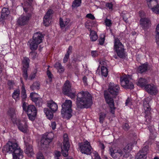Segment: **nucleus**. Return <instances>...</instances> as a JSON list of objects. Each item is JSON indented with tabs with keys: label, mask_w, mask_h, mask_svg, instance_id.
Masks as SVG:
<instances>
[{
	"label": "nucleus",
	"mask_w": 159,
	"mask_h": 159,
	"mask_svg": "<svg viewBox=\"0 0 159 159\" xmlns=\"http://www.w3.org/2000/svg\"><path fill=\"white\" fill-rule=\"evenodd\" d=\"M30 97L33 102L35 103L37 106L39 107L41 106L42 103V99L38 97V94L35 93H31Z\"/></svg>",
	"instance_id": "17"
},
{
	"label": "nucleus",
	"mask_w": 159,
	"mask_h": 159,
	"mask_svg": "<svg viewBox=\"0 0 159 159\" xmlns=\"http://www.w3.org/2000/svg\"><path fill=\"white\" fill-rule=\"evenodd\" d=\"M62 92L65 95L69 97L71 99H74L76 96V91L73 88H71V85L68 80H66L64 84L62 89Z\"/></svg>",
	"instance_id": "5"
},
{
	"label": "nucleus",
	"mask_w": 159,
	"mask_h": 159,
	"mask_svg": "<svg viewBox=\"0 0 159 159\" xmlns=\"http://www.w3.org/2000/svg\"><path fill=\"white\" fill-rule=\"evenodd\" d=\"M54 153L55 157H60L61 156V153L59 151H55Z\"/></svg>",
	"instance_id": "63"
},
{
	"label": "nucleus",
	"mask_w": 159,
	"mask_h": 159,
	"mask_svg": "<svg viewBox=\"0 0 159 159\" xmlns=\"http://www.w3.org/2000/svg\"><path fill=\"white\" fill-rule=\"evenodd\" d=\"M8 115L11 118V120L14 123L17 120L16 114L15 109L13 108H10L8 111Z\"/></svg>",
	"instance_id": "24"
},
{
	"label": "nucleus",
	"mask_w": 159,
	"mask_h": 159,
	"mask_svg": "<svg viewBox=\"0 0 159 159\" xmlns=\"http://www.w3.org/2000/svg\"><path fill=\"white\" fill-rule=\"evenodd\" d=\"M106 114L102 112L99 114V122L100 123L102 124L106 117Z\"/></svg>",
	"instance_id": "40"
},
{
	"label": "nucleus",
	"mask_w": 159,
	"mask_h": 159,
	"mask_svg": "<svg viewBox=\"0 0 159 159\" xmlns=\"http://www.w3.org/2000/svg\"><path fill=\"white\" fill-rule=\"evenodd\" d=\"M79 147L81 152L87 155H90L92 152V148L90 143L87 140L79 143Z\"/></svg>",
	"instance_id": "8"
},
{
	"label": "nucleus",
	"mask_w": 159,
	"mask_h": 159,
	"mask_svg": "<svg viewBox=\"0 0 159 159\" xmlns=\"http://www.w3.org/2000/svg\"><path fill=\"white\" fill-rule=\"evenodd\" d=\"M69 57V56L65 54V56L63 59V62L65 63L67 62L68 61V60Z\"/></svg>",
	"instance_id": "60"
},
{
	"label": "nucleus",
	"mask_w": 159,
	"mask_h": 159,
	"mask_svg": "<svg viewBox=\"0 0 159 159\" xmlns=\"http://www.w3.org/2000/svg\"><path fill=\"white\" fill-rule=\"evenodd\" d=\"M37 159H44L43 154L41 152H39L37 155Z\"/></svg>",
	"instance_id": "51"
},
{
	"label": "nucleus",
	"mask_w": 159,
	"mask_h": 159,
	"mask_svg": "<svg viewBox=\"0 0 159 159\" xmlns=\"http://www.w3.org/2000/svg\"><path fill=\"white\" fill-rule=\"evenodd\" d=\"M21 98L22 102L25 101L27 98V95L26 94V90L25 88L21 89Z\"/></svg>",
	"instance_id": "37"
},
{
	"label": "nucleus",
	"mask_w": 159,
	"mask_h": 159,
	"mask_svg": "<svg viewBox=\"0 0 159 159\" xmlns=\"http://www.w3.org/2000/svg\"><path fill=\"white\" fill-rule=\"evenodd\" d=\"M123 128L125 130H128L130 128L129 125L127 123H125L123 125Z\"/></svg>",
	"instance_id": "52"
},
{
	"label": "nucleus",
	"mask_w": 159,
	"mask_h": 159,
	"mask_svg": "<svg viewBox=\"0 0 159 159\" xmlns=\"http://www.w3.org/2000/svg\"><path fill=\"white\" fill-rule=\"evenodd\" d=\"M104 22L106 26L109 27H111L112 24L111 21L107 18L105 19Z\"/></svg>",
	"instance_id": "44"
},
{
	"label": "nucleus",
	"mask_w": 159,
	"mask_h": 159,
	"mask_svg": "<svg viewBox=\"0 0 159 159\" xmlns=\"http://www.w3.org/2000/svg\"><path fill=\"white\" fill-rule=\"evenodd\" d=\"M92 104L91 96L88 92L82 91L77 94L76 104L78 108H88Z\"/></svg>",
	"instance_id": "1"
},
{
	"label": "nucleus",
	"mask_w": 159,
	"mask_h": 159,
	"mask_svg": "<svg viewBox=\"0 0 159 159\" xmlns=\"http://www.w3.org/2000/svg\"><path fill=\"white\" fill-rule=\"evenodd\" d=\"M37 53L35 52H31L30 53V56L33 59H34L36 58Z\"/></svg>",
	"instance_id": "53"
},
{
	"label": "nucleus",
	"mask_w": 159,
	"mask_h": 159,
	"mask_svg": "<svg viewBox=\"0 0 159 159\" xmlns=\"http://www.w3.org/2000/svg\"><path fill=\"white\" fill-rule=\"evenodd\" d=\"M9 11L7 8L4 7L2 8L1 12V17L3 19L6 17H7L9 14Z\"/></svg>",
	"instance_id": "36"
},
{
	"label": "nucleus",
	"mask_w": 159,
	"mask_h": 159,
	"mask_svg": "<svg viewBox=\"0 0 159 159\" xmlns=\"http://www.w3.org/2000/svg\"><path fill=\"white\" fill-rule=\"evenodd\" d=\"M44 111L48 119L50 120L52 119L53 115L52 111L49 110L47 108H44Z\"/></svg>",
	"instance_id": "33"
},
{
	"label": "nucleus",
	"mask_w": 159,
	"mask_h": 159,
	"mask_svg": "<svg viewBox=\"0 0 159 159\" xmlns=\"http://www.w3.org/2000/svg\"><path fill=\"white\" fill-rule=\"evenodd\" d=\"M152 11L156 13L159 14V4H158L155 8H152Z\"/></svg>",
	"instance_id": "48"
},
{
	"label": "nucleus",
	"mask_w": 159,
	"mask_h": 159,
	"mask_svg": "<svg viewBox=\"0 0 159 159\" xmlns=\"http://www.w3.org/2000/svg\"><path fill=\"white\" fill-rule=\"evenodd\" d=\"M3 150L9 153H12L13 159H21L23 152L17 143L8 141L3 148Z\"/></svg>",
	"instance_id": "2"
},
{
	"label": "nucleus",
	"mask_w": 159,
	"mask_h": 159,
	"mask_svg": "<svg viewBox=\"0 0 159 159\" xmlns=\"http://www.w3.org/2000/svg\"><path fill=\"white\" fill-rule=\"evenodd\" d=\"M30 60L26 57H25L22 61L23 68L24 69H28L29 67V62Z\"/></svg>",
	"instance_id": "34"
},
{
	"label": "nucleus",
	"mask_w": 159,
	"mask_h": 159,
	"mask_svg": "<svg viewBox=\"0 0 159 159\" xmlns=\"http://www.w3.org/2000/svg\"><path fill=\"white\" fill-rule=\"evenodd\" d=\"M54 67L57 69L58 72L60 73H62L64 71V67L62 66L61 63L59 62H56L54 65Z\"/></svg>",
	"instance_id": "31"
},
{
	"label": "nucleus",
	"mask_w": 159,
	"mask_h": 159,
	"mask_svg": "<svg viewBox=\"0 0 159 159\" xmlns=\"http://www.w3.org/2000/svg\"><path fill=\"white\" fill-rule=\"evenodd\" d=\"M14 123H16L19 129L23 133H26L27 131L28 126L26 120L19 121L17 120Z\"/></svg>",
	"instance_id": "16"
},
{
	"label": "nucleus",
	"mask_w": 159,
	"mask_h": 159,
	"mask_svg": "<svg viewBox=\"0 0 159 159\" xmlns=\"http://www.w3.org/2000/svg\"><path fill=\"white\" fill-rule=\"evenodd\" d=\"M147 1L148 7L152 11V8H155L158 5L157 0H146Z\"/></svg>",
	"instance_id": "28"
},
{
	"label": "nucleus",
	"mask_w": 159,
	"mask_h": 159,
	"mask_svg": "<svg viewBox=\"0 0 159 159\" xmlns=\"http://www.w3.org/2000/svg\"><path fill=\"white\" fill-rule=\"evenodd\" d=\"M48 107L53 112L57 111L58 108V106L57 104L52 100H50L48 101Z\"/></svg>",
	"instance_id": "23"
},
{
	"label": "nucleus",
	"mask_w": 159,
	"mask_h": 159,
	"mask_svg": "<svg viewBox=\"0 0 159 159\" xmlns=\"http://www.w3.org/2000/svg\"><path fill=\"white\" fill-rule=\"evenodd\" d=\"M53 10L50 9L48 11L45 15L43 19V24L45 26H48L49 24L50 16L53 14Z\"/></svg>",
	"instance_id": "20"
},
{
	"label": "nucleus",
	"mask_w": 159,
	"mask_h": 159,
	"mask_svg": "<svg viewBox=\"0 0 159 159\" xmlns=\"http://www.w3.org/2000/svg\"><path fill=\"white\" fill-rule=\"evenodd\" d=\"M125 104L126 106H129L132 104L131 99L128 98L126 101Z\"/></svg>",
	"instance_id": "58"
},
{
	"label": "nucleus",
	"mask_w": 159,
	"mask_h": 159,
	"mask_svg": "<svg viewBox=\"0 0 159 159\" xmlns=\"http://www.w3.org/2000/svg\"><path fill=\"white\" fill-rule=\"evenodd\" d=\"M29 43H30V48L32 50L37 49L39 44L35 42L33 40H30Z\"/></svg>",
	"instance_id": "32"
},
{
	"label": "nucleus",
	"mask_w": 159,
	"mask_h": 159,
	"mask_svg": "<svg viewBox=\"0 0 159 159\" xmlns=\"http://www.w3.org/2000/svg\"><path fill=\"white\" fill-rule=\"evenodd\" d=\"M53 137L54 134L52 133H50L47 135H44L41 140V146L43 147L44 145H48L52 141Z\"/></svg>",
	"instance_id": "12"
},
{
	"label": "nucleus",
	"mask_w": 159,
	"mask_h": 159,
	"mask_svg": "<svg viewBox=\"0 0 159 159\" xmlns=\"http://www.w3.org/2000/svg\"><path fill=\"white\" fill-rule=\"evenodd\" d=\"M151 99L148 97L145 98L143 101V106L144 110L145 113L146 114L145 118L146 120L148 119L149 121L151 118V108L149 105V101Z\"/></svg>",
	"instance_id": "9"
},
{
	"label": "nucleus",
	"mask_w": 159,
	"mask_h": 159,
	"mask_svg": "<svg viewBox=\"0 0 159 159\" xmlns=\"http://www.w3.org/2000/svg\"><path fill=\"white\" fill-rule=\"evenodd\" d=\"M148 65L147 64H143L139 66L137 68V72L140 73H142L146 72L148 70Z\"/></svg>",
	"instance_id": "29"
},
{
	"label": "nucleus",
	"mask_w": 159,
	"mask_h": 159,
	"mask_svg": "<svg viewBox=\"0 0 159 159\" xmlns=\"http://www.w3.org/2000/svg\"><path fill=\"white\" fill-rule=\"evenodd\" d=\"M145 89L148 93L152 95H156L158 92L156 86L153 84L146 85Z\"/></svg>",
	"instance_id": "14"
},
{
	"label": "nucleus",
	"mask_w": 159,
	"mask_h": 159,
	"mask_svg": "<svg viewBox=\"0 0 159 159\" xmlns=\"http://www.w3.org/2000/svg\"><path fill=\"white\" fill-rule=\"evenodd\" d=\"M24 142L25 145V152L29 157L32 156L34 153L32 146L29 142H26L25 140H24Z\"/></svg>",
	"instance_id": "18"
},
{
	"label": "nucleus",
	"mask_w": 159,
	"mask_h": 159,
	"mask_svg": "<svg viewBox=\"0 0 159 159\" xmlns=\"http://www.w3.org/2000/svg\"><path fill=\"white\" fill-rule=\"evenodd\" d=\"M91 53L92 56L93 57H96L99 55V53L96 51H92Z\"/></svg>",
	"instance_id": "49"
},
{
	"label": "nucleus",
	"mask_w": 159,
	"mask_h": 159,
	"mask_svg": "<svg viewBox=\"0 0 159 159\" xmlns=\"http://www.w3.org/2000/svg\"><path fill=\"white\" fill-rule=\"evenodd\" d=\"M140 24L143 29L147 30L151 26V22L148 18H141L140 20Z\"/></svg>",
	"instance_id": "19"
},
{
	"label": "nucleus",
	"mask_w": 159,
	"mask_h": 159,
	"mask_svg": "<svg viewBox=\"0 0 159 159\" xmlns=\"http://www.w3.org/2000/svg\"><path fill=\"white\" fill-rule=\"evenodd\" d=\"M105 36L104 34H101L100 36V38L98 39L99 44L101 45H102L104 42Z\"/></svg>",
	"instance_id": "43"
},
{
	"label": "nucleus",
	"mask_w": 159,
	"mask_h": 159,
	"mask_svg": "<svg viewBox=\"0 0 159 159\" xmlns=\"http://www.w3.org/2000/svg\"><path fill=\"white\" fill-rule=\"evenodd\" d=\"M120 81L121 86L126 89H132L134 88L133 83L129 80L126 75L121 77Z\"/></svg>",
	"instance_id": "11"
},
{
	"label": "nucleus",
	"mask_w": 159,
	"mask_h": 159,
	"mask_svg": "<svg viewBox=\"0 0 159 159\" xmlns=\"http://www.w3.org/2000/svg\"><path fill=\"white\" fill-rule=\"evenodd\" d=\"M156 35H159V24L157 26L156 30Z\"/></svg>",
	"instance_id": "62"
},
{
	"label": "nucleus",
	"mask_w": 159,
	"mask_h": 159,
	"mask_svg": "<svg viewBox=\"0 0 159 159\" xmlns=\"http://www.w3.org/2000/svg\"><path fill=\"white\" fill-rule=\"evenodd\" d=\"M99 63L102 66V67H106L107 65V62L106 61L101 60L100 61Z\"/></svg>",
	"instance_id": "54"
},
{
	"label": "nucleus",
	"mask_w": 159,
	"mask_h": 159,
	"mask_svg": "<svg viewBox=\"0 0 159 159\" xmlns=\"http://www.w3.org/2000/svg\"><path fill=\"white\" fill-rule=\"evenodd\" d=\"M26 112L29 119L31 120H34L35 119L37 115V110L35 106L29 105L25 111Z\"/></svg>",
	"instance_id": "10"
},
{
	"label": "nucleus",
	"mask_w": 159,
	"mask_h": 159,
	"mask_svg": "<svg viewBox=\"0 0 159 159\" xmlns=\"http://www.w3.org/2000/svg\"><path fill=\"white\" fill-rule=\"evenodd\" d=\"M149 82V81L147 79L143 78H140L139 79L137 82V84L138 86L141 87H145L146 84Z\"/></svg>",
	"instance_id": "27"
},
{
	"label": "nucleus",
	"mask_w": 159,
	"mask_h": 159,
	"mask_svg": "<svg viewBox=\"0 0 159 159\" xmlns=\"http://www.w3.org/2000/svg\"><path fill=\"white\" fill-rule=\"evenodd\" d=\"M102 75L105 77H106L108 75V71L106 67H102L101 70Z\"/></svg>",
	"instance_id": "41"
},
{
	"label": "nucleus",
	"mask_w": 159,
	"mask_h": 159,
	"mask_svg": "<svg viewBox=\"0 0 159 159\" xmlns=\"http://www.w3.org/2000/svg\"><path fill=\"white\" fill-rule=\"evenodd\" d=\"M23 102L22 108L23 110L25 111L28 108V106H26V103L24 101Z\"/></svg>",
	"instance_id": "61"
},
{
	"label": "nucleus",
	"mask_w": 159,
	"mask_h": 159,
	"mask_svg": "<svg viewBox=\"0 0 159 159\" xmlns=\"http://www.w3.org/2000/svg\"><path fill=\"white\" fill-rule=\"evenodd\" d=\"M86 27L90 31V39L93 41L96 40L98 39V36L95 31L91 30V29L90 28L87 27V26H86Z\"/></svg>",
	"instance_id": "30"
},
{
	"label": "nucleus",
	"mask_w": 159,
	"mask_h": 159,
	"mask_svg": "<svg viewBox=\"0 0 159 159\" xmlns=\"http://www.w3.org/2000/svg\"><path fill=\"white\" fill-rule=\"evenodd\" d=\"M47 74L48 78L49 79V81L50 82H51L52 81V78H53V75L51 72L48 70H47Z\"/></svg>",
	"instance_id": "47"
},
{
	"label": "nucleus",
	"mask_w": 159,
	"mask_h": 159,
	"mask_svg": "<svg viewBox=\"0 0 159 159\" xmlns=\"http://www.w3.org/2000/svg\"><path fill=\"white\" fill-rule=\"evenodd\" d=\"M7 84L9 86V89H11L12 88L13 85L14 84V83L13 81L9 80L8 81Z\"/></svg>",
	"instance_id": "50"
},
{
	"label": "nucleus",
	"mask_w": 159,
	"mask_h": 159,
	"mask_svg": "<svg viewBox=\"0 0 159 159\" xmlns=\"http://www.w3.org/2000/svg\"><path fill=\"white\" fill-rule=\"evenodd\" d=\"M103 95L106 102L110 108L111 112L114 114L116 107H114V102L113 98L107 91H104Z\"/></svg>",
	"instance_id": "7"
},
{
	"label": "nucleus",
	"mask_w": 159,
	"mask_h": 159,
	"mask_svg": "<svg viewBox=\"0 0 159 159\" xmlns=\"http://www.w3.org/2000/svg\"><path fill=\"white\" fill-rule=\"evenodd\" d=\"M43 38V36L41 33L40 32H36L33 34V40L35 42L39 44L42 42Z\"/></svg>",
	"instance_id": "21"
},
{
	"label": "nucleus",
	"mask_w": 159,
	"mask_h": 159,
	"mask_svg": "<svg viewBox=\"0 0 159 159\" xmlns=\"http://www.w3.org/2000/svg\"><path fill=\"white\" fill-rule=\"evenodd\" d=\"M39 83L38 82H35L30 86V89L33 91L35 89L38 90L39 89Z\"/></svg>",
	"instance_id": "39"
},
{
	"label": "nucleus",
	"mask_w": 159,
	"mask_h": 159,
	"mask_svg": "<svg viewBox=\"0 0 159 159\" xmlns=\"http://www.w3.org/2000/svg\"><path fill=\"white\" fill-rule=\"evenodd\" d=\"M70 21V20L69 18L63 19L60 18L59 19V23L61 28H64L67 26Z\"/></svg>",
	"instance_id": "25"
},
{
	"label": "nucleus",
	"mask_w": 159,
	"mask_h": 159,
	"mask_svg": "<svg viewBox=\"0 0 159 159\" xmlns=\"http://www.w3.org/2000/svg\"><path fill=\"white\" fill-rule=\"evenodd\" d=\"M114 48L116 51L117 55L120 57L123 58L125 57L124 46L117 38H114Z\"/></svg>",
	"instance_id": "4"
},
{
	"label": "nucleus",
	"mask_w": 159,
	"mask_h": 159,
	"mask_svg": "<svg viewBox=\"0 0 159 159\" xmlns=\"http://www.w3.org/2000/svg\"><path fill=\"white\" fill-rule=\"evenodd\" d=\"M56 126V124L55 122L53 121L51 123L50 126L53 130L55 129Z\"/></svg>",
	"instance_id": "57"
},
{
	"label": "nucleus",
	"mask_w": 159,
	"mask_h": 159,
	"mask_svg": "<svg viewBox=\"0 0 159 159\" xmlns=\"http://www.w3.org/2000/svg\"><path fill=\"white\" fill-rule=\"evenodd\" d=\"M108 90V92L113 96H116L119 93L120 88L118 85L111 83L109 84Z\"/></svg>",
	"instance_id": "13"
},
{
	"label": "nucleus",
	"mask_w": 159,
	"mask_h": 159,
	"mask_svg": "<svg viewBox=\"0 0 159 159\" xmlns=\"http://www.w3.org/2000/svg\"><path fill=\"white\" fill-rule=\"evenodd\" d=\"M156 43L159 46V35H156Z\"/></svg>",
	"instance_id": "64"
},
{
	"label": "nucleus",
	"mask_w": 159,
	"mask_h": 159,
	"mask_svg": "<svg viewBox=\"0 0 159 159\" xmlns=\"http://www.w3.org/2000/svg\"><path fill=\"white\" fill-rule=\"evenodd\" d=\"M63 145L61 147V152L64 156L66 157L68 155V151L70 147L68 135L66 134H64L63 136Z\"/></svg>",
	"instance_id": "6"
},
{
	"label": "nucleus",
	"mask_w": 159,
	"mask_h": 159,
	"mask_svg": "<svg viewBox=\"0 0 159 159\" xmlns=\"http://www.w3.org/2000/svg\"><path fill=\"white\" fill-rule=\"evenodd\" d=\"M148 150V146H145L143 147L142 150H140L139 152H141L142 153L144 154L145 155H146Z\"/></svg>",
	"instance_id": "45"
},
{
	"label": "nucleus",
	"mask_w": 159,
	"mask_h": 159,
	"mask_svg": "<svg viewBox=\"0 0 159 159\" xmlns=\"http://www.w3.org/2000/svg\"><path fill=\"white\" fill-rule=\"evenodd\" d=\"M28 69H23V76L25 80H27L28 77V75L27 73V70Z\"/></svg>",
	"instance_id": "46"
},
{
	"label": "nucleus",
	"mask_w": 159,
	"mask_h": 159,
	"mask_svg": "<svg viewBox=\"0 0 159 159\" xmlns=\"http://www.w3.org/2000/svg\"><path fill=\"white\" fill-rule=\"evenodd\" d=\"M72 103L70 100H66L62 105V109H72Z\"/></svg>",
	"instance_id": "26"
},
{
	"label": "nucleus",
	"mask_w": 159,
	"mask_h": 159,
	"mask_svg": "<svg viewBox=\"0 0 159 159\" xmlns=\"http://www.w3.org/2000/svg\"><path fill=\"white\" fill-rule=\"evenodd\" d=\"M86 17L92 20H94L95 19L94 16L91 13L87 14L86 16Z\"/></svg>",
	"instance_id": "56"
},
{
	"label": "nucleus",
	"mask_w": 159,
	"mask_h": 159,
	"mask_svg": "<svg viewBox=\"0 0 159 159\" xmlns=\"http://www.w3.org/2000/svg\"><path fill=\"white\" fill-rule=\"evenodd\" d=\"M72 47L71 46H69L68 50L66 52V55L69 56L70 54L72 52Z\"/></svg>",
	"instance_id": "55"
},
{
	"label": "nucleus",
	"mask_w": 159,
	"mask_h": 159,
	"mask_svg": "<svg viewBox=\"0 0 159 159\" xmlns=\"http://www.w3.org/2000/svg\"><path fill=\"white\" fill-rule=\"evenodd\" d=\"M31 15L28 13L26 16L21 15L20 16L17 21V24L20 25H24L28 23L30 17Z\"/></svg>",
	"instance_id": "15"
},
{
	"label": "nucleus",
	"mask_w": 159,
	"mask_h": 159,
	"mask_svg": "<svg viewBox=\"0 0 159 159\" xmlns=\"http://www.w3.org/2000/svg\"><path fill=\"white\" fill-rule=\"evenodd\" d=\"M106 7L109 8V9H111V10L112 9V4L110 3H108L106 4Z\"/></svg>",
	"instance_id": "59"
},
{
	"label": "nucleus",
	"mask_w": 159,
	"mask_h": 159,
	"mask_svg": "<svg viewBox=\"0 0 159 159\" xmlns=\"http://www.w3.org/2000/svg\"><path fill=\"white\" fill-rule=\"evenodd\" d=\"M147 156L139 152L137 153L136 157V159H146Z\"/></svg>",
	"instance_id": "38"
},
{
	"label": "nucleus",
	"mask_w": 159,
	"mask_h": 159,
	"mask_svg": "<svg viewBox=\"0 0 159 159\" xmlns=\"http://www.w3.org/2000/svg\"><path fill=\"white\" fill-rule=\"evenodd\" d=\"M81 0H75L72 3V7H77L80 5Z\"/></svg>",
	"instance_id": "42"
},
{
	"label": "nucleus",
	"mask_w": 159,
	"mask_h": 159,
	"mask_svg": "<svg viewBox=\"0 0 159 159\" xmlns=\"http://www.w3.org/2000/svg\"><path fill=\"white\" fill-rule=\"evenodd\" d=\"M20 91L19 90H16L14 91L12 95V97L16 101L20 99Z\"/></svg>",
	"instance_id": "35"
},
{
	"label": "nucleus",
	"mask_w": 159,
	"mask_h": 159,
	"mask_svg": "<svg viewBox=\"0 0 159 159\" xmlns=\"http://www.w3.org/2000/svg\"><path fill=\"white\" fill-rule=\"evenodd\" d=\"M72 109H61V114L62 117L67 120L69 119L72 116Z\"/></svg>",
	"instance_id": "22"
},
{
	"label": "nucleus",
	"mask_w": 159,
	"mask_h": 159,
	"mask_svg": "<svg viewBox=\"0 0 159 159\" xmlns=\"http://www.w3.org/2000/svg\"><path fill=\"white\" fill-rule=\"evenodd\" d=\"M132 144L129 143L121 149L118 148L111 147L109 150L111 156L114 159H120L123 157L127 158L129 157V153L131 149Z\"/></svg>",
	"instance_id": "3"
}]
</instances>
